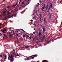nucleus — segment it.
<instances>
[{
    "mask_svg": "<svg viewBox=\"0 0 62 62\" xmlns=\"http://www.w3.org/2000/svg\"><path fill=\"white\" fill-rule=\"evenodd\" d=\"M43 30V33H44V32L45 31V26H43L42 28Z\"/></svg>",
    "mask_w": 62,
    "mask_h": 62,
    "instance_id": "f257e3e1",
    "label": "nucleus"
},
{
    "mask_svg": "<svg viewBox=\"0 0 62 62\" xmlns=\"http://www.w3.org/2000/svg\"><path fill=\"white\" fill-rule=\"evenodd\" d=\"M44 24H45V23H46V18H45L44 19Z\"/></svg>",
    "mask_w": 62,
    "mask_h": 62,
    "instance_id": "f03ea898",
    "label": "nucleus"
},
{
    "mask_svg": "<svg viewBox=\"0 0 62 62\" xmlns=\"http://www.w3.org/2000/svg\"><path fill=\"white\" fill-rule=\"evenodd\" d=\"M48 4H46V7L45 8L46 9H47V8H48Z\"/></svg>",
    "mask_w": 62,
    "mask_h": 62,
    "instance_id": "7ed1b4c3",
    "label": "nucleus"
},
{
    "mask_svg": "<svg viewBox=\"0 0 62 62\" xmlns=\"http://www.w3.org/2000/svg\"><path fill=\"white\" fill-rule=\"evenodd\" d=\"M44 7H42L41 9V10H43V9H44V8L45 7V4H44Z\"/></svg>",
    "mask_w": 62,
    "mask_h": 62,
    "instance_id": "20e7f679",
    "label": "nucleus"
},
{
    "mask_svg": "<svg viewBox=\"0 0 62 62\" xmlns=\"http://www.w3.org/2000/svg\"><path fill=\"white\" fill-rule=\"evenodd\" d=\"M49 20H51V17H52V16H51V14H49Z\"/></svg>",
    "mask_w": 62,
    "mask_h": 62,
    "instance_id": "39448f33",
    "label": "nucleus"
},
{
    "mask_svg": "<svg viewBox=\"0 0 62 62\" xmlns=\"http://www.w3.org/2000/svg\"><path fill=\"white\" fill-rule=\"evenodd\" d=\"M39 20H40L41 19V16L40 15H39Z\"/></svg>",
    "mask_w": 62,
    "mask_h": 62,
    "instance_id": "423d86ee",
    "label": "nucleus"
},
{
    "mask_svg": "<svg viewBox=\"0 0 62 62\" xmlns=\"http://www.w3.org/2000/svg\"><path fill=\"white\" fill-rule=\"evenodd\" d=\"M50 8H52V7H53V5L52 4V3H50Z\"/></svg>",
    "mask_w": 62,
    "mask_h": 62,
    "instance_id": "0eeeda50",
    "label": "nucleus"
},
{
    "mask_svg": "<svg viewBox=\"0 0 62 62\" xmlns=\"http://www.w3.org/2000/svg\"><path fill=\"white\" fill-rule=\"evenodd\" d=\"M37 54H35L34 55H33V56H34V57H37L38 56H37Z\"/></svg>",
    "mask_w": 62,
    "mask_h": 62,
    "instance_id": "6e6552de",
    "label": "nucleus"
},
{
    "mask_svg": "<svg viewBox=\"0 0 62 62\" xmlns=\"http://www.w3.org/2000/svg\"><path fill=\"white\" fill-rule=\"evenodd\" d=\"M9 56L10 58H11V59H13V57H11L10 55H9Z\"/></svg>",
    "mask_w": 62,
    "mask_h": 62,
    "instance_id": "1a4fd4ad",
    "label": "nucleus"
},
{
    "mask_svg": "<svg viewBox=\"0 0 62 62\" xmlns=\"http://www.w3.org/2000/svg\"><path fill=\"white\" fill-rule=\"evenodd\" d=\"M41 32H39V37H40L41 36Z\"/></svg>",
    "mask_w": 62,
    "mask_h": 62,
    "instance_id": "9d476101",
    "label": "nucleus"
},
{
    "mask_svg": "<svg viewBox=\"0 0 62 62\" xmlns=\"http://www.w3.org/2000/svg\"><path fill=\"white\" fill-rule=\"evenodd\" d=\"M50 8L49 7L48 8V9L47 12H49V11H50Z\"/></svg>",
    "mask_w": 62,
    "mask_h": 62,
    "instance_id": "9b49d317",
    "label": "nucleus"
},
{
    "mask_svg": "<svg viewBox=\"0 0 62 62\" xmlns=\"http://www.w3.org/2000/svg\"><path fill=\"white\" fill-rule=\"evenodd\" d=\"M45 37H46V36L44 35V36H43L42 37L43 39H44L45 38Z\"/></svg>",
    "mask_w": 62,
    "mask_h": 62,
    "instance_id": "f8f14e48",
    "label": "nucleus"
},
{
    "mask_svg": "<svg viewBox=\"0 0 62 62\" xmlns=\"http://www.w3.org/2000/svg\"><path fill=\"white\" fill-rule=\"evenodd\" d=\"M20 30H22V31H23V32H25V31H24L23 29H20Z\"/></svg>",
    "mask_w": 62,
    "mask_h": 62,
    "instance_id": "ddd939ff",
    "label": "nucleus"
},
{
    "mask_svg": "<svg viewBox=\"0 0 62 62\" xmlns=\"http://www.w3.org/2000/svg\"><path fill=\"white\" fill-rule=\"evenodd\" d=\"M42 62H47L45 60H43L42 61Z\"/></svg>",
    "mask_w": 62,
    "mask_h": 62,
    "instance_id": "4468645a",
    "label": "nucleus"
},
{
    "mask_svg": "<svg viewBox=\"0 0 62 62\" xmlns=\"http://www.w3.org/2000/svg\"><path fill=\"white\" fill-rule=\"evenodd\" d=\"M28 46H25V48H28Z\"/></svg>",
    "mask_w": 62,
    "mask_h": 62,
    "instance_id": "2eb2a0df",
    "label": "nucleus"
},
{
    "mask_svg": "<svg viewBox=\"0 0 62 62\" xmlns=\"http://www.w3.org/2000/svg\"><path fill=\"white\" fill-rule=\"evenodd\" d=\"M12 17V16H11L9 17L8 18H7L6 19H10V18H11Z\"/></svg>",
    "mask_w": 62,
    "mask_h": 62,
    "instance_id": "dca6fc26",
    "label": "nucleus"
},
{
    "mask_svg": "<svg viewBox=\"0 0 62 62\" xmlns=\"http://www.w3.org/2000/svg\"><path fill=\"white\" fill-rule=\"evenodd\" d=\"M2 32L3 33H5V31H4V30H3L2 31Z\"/></svg>",
    "mask_w": 62,
    "mask_h": 62,
    "instance_id": "f3484780",
    "label": "nucleus"
},
{
    "mask_svg": "<svg viewBox=\"0 0 62 62\" xmlns=\"http://www.w3.org/2000/svg\"><path fill=\"white\" fill-rule=\"evenodd\" d=\"M5 59H7V55H5Z\"/></svg>",
    "mask_w": 62,
    "mask_h": 62,
    "instance_id": "a211bd4d",
    "label": "nucleus"
},
{
    "mask_svg": "<svg viewBox=\"0 0 62 62\" xmlns=\"http://www.w3.org/2000/svg\"><path fill=\"white\" fill-rule=\"evenodd\" d=\"M29 3H30V2H29L27 4H26V6L28 5V4H29Z\"/></svg>",
    "mask_w": 62,
    "mask_h": 62,
    "instance_id": "6ab92c4d",
    "label": "nucleus"
},
{
    "mask_svg": "<svg viewBox=\"0 0 62 62\" xmlns=\"http://www.w3.org/2000/svg\"><path fill=\"white\" fill-rule=\"evenodd\" d=\"M50 41H51V40H50L49 41H48L47 43V44H49V43H50L49 42H50Z\"/></svg>",
    "mask_w": 62,
    "mask_h": 62,
    "instance_id": "aec40b11",
    "label": "nucleus"
},
{
    "mask_svg": "<svg viewBox=\"0 0 62 62\" xmlns=\"http://www.w3.org/2000/svg\"><path fill=\"white\" fill-rule=\"evenodd\" d=\"M10 61H12V62H13V61H14V60H11V59H10Z\"/></svg>",
    "mask_w": 62,
    "mask_h": 62,
    "instance_id": "412c9836",
    "label": "nucleus"
},
{
    "mask_svg": "<svg viewBox=\"0 0 62 62\" xmlns=\"http://www.w3.org/2000/svg\"><path fill=\"white\" fill-rule=\"evenodd\" d=\"M9 14H10V13L8 12H7V15H8Z\"/></svg>",
    "mask_w": 62,
    "mask_h": 62,
    "instance_id": "4be33fe9",
    "label": "nucleus"
},
{
    "mask_svg": "<svg viewBox=\"0 0 62 62\" xmlns=\"http://www.w3.org/2000/svg\"><path fill=\"white\" fill-rule=\"evenodd\" d=\"M30 40L32 41V40L31 39V36H30Z\"/></svg>",
    "mask_w": 62,
    "mask_h": 62,
    "instance_id": "5701e85b",
    "label": "nucleus"
},
{
    "mask_svg": "<svg viewBox=\"0 0 62 62\" xmlns=\"http://www.w3.org/2000/svg\"><path fill=\"white\" fill-rule=\"evenodd\" d=\"M15 6H16V5H13L12 7H13V8H14V7H15Z\"/></svg>",
    "mask_w": 62,
    "mask_h": 62,
    "instance_id": "b1692460",
    "label": "nucleus"
},
{
    "mask_svg": "<svg viewBox=\"0 0 62 62\" xmlns=\"http://www.w3.org/2000/svg\"><path fill=\"white\" fill-rule=\"evenodd\" d=\"M16 34L17 37H18V36H19V34Z\"/></svg>",
    "mask_w": 62,
    "mask_h": 62,
    "instance_id": "393cba45",
    "label": "nucleus"
},
{
    "mask_svg": "<svg viewBox=\"0 0 62 62\" xmlns=\"http://www.w3.org/2000/svg\"><path fill=\"white\" fill-rule=\"evenodd\" d=\"M32 56H33V55H32L31 56H30V58H32Z\"/></svg>",
    "mask_w": 62,
    "mask_h": 62,
    "instance_id": "a878e982",
    "label": "nucleus"
},
{
    "mask_svg": "<svg viewBox=\"0 0 62 62\" xmlns=\"http://www.w3.org/2000/svg\"><path fill=\"white\" fill-rule=\"evenodd\" d=\"M31 59H34V57H32L31 58Z\"/></svg>",
    "mask_w": 62,
    "mask_h": 62,
    "instance_id": "bb28decb",
    "label": "nucleus"
},
{
    "mask_svg": "<svg viewBox=\"0 0 62 62\" xmlns=\"http://www.w3.org/2000/svg\"><path fill=\"white\" fill-rule=\"evenodd\" d=\"M17 56H19V57H20V55H19L18 54H17Z\"/></svg>",
    "mask_w": 62,
    "mask_h": 62,
    "instance_id": "cd10ccee",
    "label": "nucleus"
},
{
    "mask_svg": "<svg viewBox=\"0 0 62 62\" xmlns=\"http://www.w3.org/2000/svg\"><path fill=\"white\" fill-rule=\"evenodd\" d=\"M4 31H5V32H6V31H7V30L6 29H5L4 30Z\"/></svg>",
    "mask_w": 62,
    "mask_h": 62,
    "instance_id": "c85d7f7f",
    "label": "nucleus"
},
{
    "mask_svg": "<svg viewBox=\"0 0 62 62\" xmlns=\"http://www.w3.org/2000/svg\"><path fill=\"white\" fill-rule=\"evenodd\" d=\"M22 36H23V37H25V36L24 35H22Z\"/></svg>",
    "mask_w": 62,
    "mask_h": 62,
    "instance_id": "c756f323",
    "label": "nucleus"
},
{
    "mask_svg": "<svg viewBox=\"0 0 62 62\" xmlns=\"http://www.w3.org/2000/svg\"><path fill=\"white\" fill-rule=\"evenodd\" d=\"M33 25H34V26H36L35 23H34L33 24Z\"/></svg>",
    "mask_w": 62,
    "mask_h": 62,
    "instance_id": "7c9ffc66",
    "label": "nucleus"
},
{
    "mask_svg": "<svg viewBox=\"0 0 62 62\" xmlns=\"http://www.w3.org/2000/svg\"><path fill=\"white\" fill-rule=\"evenodd\" d=\"M27 59H28V60H29V59H30V58H29V57H28L27 58Z\"/></svg>",
    "mask_w": 62,
    "mask_h": 62,
    "instance_id": "2f4dec72",
    "label": "nucleus"
},
{
    "mask_svg": "<svg viewBox=\"0 0 62 62\" xmlns=\"http://www.w3.org/2000/svg\"><path fill=\"white\" fill-rule=\"evenodd\" d=\"M59 38V37H57V38H56V39H55L54 40H56V39H58Z\"/></svg>",
    "mask_w": 62,
    "mask_h": 62,
    "instance_id": "473e14b6",
    "label": "nucleus"
},
{
    "mask_svg": "<svg viewBox=\"0 0 62 62\" xmlns=\"http://www.w3.org/2000/svg\"><path fill=\"white\" fill-rule=\"evenodd\" d=\"M7 20V18L5 19H3V21H5V20Z\"/></svg>",
    "mask_w": 62,
    "mask_h": 62,
    "instance_id": "72a5a7b5",
    "label": "nucleus"
},
{
    "mask_svg": "<svg viewBox=\"0 0 62 62\" xmlns=\"http://www.w3.org/2000/svg\"><path fill=\"white\" fill-rule=\"evenodd\" d=\"M12 37V35H10V37Z\"/></svg>",
    "mask_w": 62,
    "mask_h": 62,
    "instance_id": "f704fd0d",
    "label": "nucleus"
},
{
    "mask_svg": "<svg viewBox=\"0 0 62 62\" xmlns=\"http://www.w3.org/2000/svg\"><path fill=\"white\" fill-rule=\"evenodd\" d=\"M31 22H33V20H31Z\"/></svg>",
    "mask_w": 62,
    "mask_h": 62,
    "instance_id": "c9c22d12",
    "label": "nucleus"
},
{
    "mask_svg": "<svg viewBox=\"0 0 62 62\" xmlns=\"http://www.w3.org/2000/svg\"><path fill=\"white\" fill-rule=\"evenodd\" d=\"M0 26L2 25V23H0Z\"/></svg>",
    "mask_w": 62,
    "mask_h": 62,
    "instance_id": "e433bc0d",
    "label": "nucleus"
},
{
    "mask_svg": "<svg viewBox=\"0 0 62 62\" xmlns=\"http://www.w3.org/2000/svg\"><path fill=\"white\" fill-rule=\"evenodd\" d=\"M62 30V29H61L59 30V31H61V30Z\"/></svg>",
    "mask_w": 62,
    "mask_h": 62,
    "instance_id": "4c0bfd02",
    "label": "nucleus"
},
{
    "mask_svg": "<svg viewBox=\"0 0 62 62\" xmlns=\"http://www.w3.org/2000/svg\"><path fill=\"white\" fill-rule=\"evenodd\" d=\"M5 16H6L7 15H8V14H5Z\"/></svg>",
    "mask_w": 62,
    "mask_h": 62,
    "instance_id": "58836bf2",
    "label": "nucleus"
},
{
    "mask_svg": "<svg viewBox=\"0 0 62 62\" xmlns=\"http://www.w3.org/2000/svg\"><path fill=\"white\" fill-rule=\"evenodd\" d=\"M24 2H22V4H24Z\"/></svg>",
    "mask_w": 62,
    "mask_h": 62,
    "instance_id": "ea45409f",
    "label": "nucleus"
},
{
    "mask_svg": "<svg viewBox=\"0 0 62 62\" xmlns=\"http://www.w3.org/2000/svg\"><path fill=\"white\" fill-rule=\"evenodd\" d=\"M5 13V11H4L3 12V13L4 14V13Z\"/></svg>",
    "mask_w": 62,
    "mask_h": 62,
    "instance_id": "a19ab883",
    "label": "nucleus"
},
{
    "mask_svg": "<svg viewBox=\"0 0 62 62\" xmlns=\"http://www.w3.org/2000/svg\"><path fill=\"white\" fill-rule=\"evenodd\" d=\"M17 4H18V3H16V4H15V5L16 6V5H17Z\"/></svg>",
    "mask_w": 62,
    "mask_h": 62,
    "instance_id": "79ce46f5",
    "label": "nucleus"
},
{
    "mask_svg": "<svg viewBox=\"0 0 62 62\" xmlns=\"http://www.w3.org/2000/svg\"><path fill=\"white\" fill-rule=\"evenodd\" d=\"M0 57H2V55H0Z\"/></svg>",
    "mask_w": 62,
    "mask_h": 62,
    "instance_id": "37998d69",
    "label": "nucleus"
},
{
    "mask_svg": "<svg viewBox=\"0 0 62 62\" xmlns=\"http://www.w3.org/2000/svg\"><path fill=\"white\" fill-rule=\"evenodd\" d=\"M48 22H49V20H47Z\"/></svg>",
    "mask_w": 62,
    "mask_h": 62,
    "instance_id": "c03bdc74",
    "label": "nucleus"
},
{
    "mask_svg": "<svg viewBox=\"0 0 62 62\" xmlns=\"http://www.w3.org/2000/svg\"><path fill=\"white\" fill-rule=\"evenodd\" d=\"M13 51L14 52H15V50L13 49Z\"/></svg>",
    "mask_w": 62,
    "mask_h": 62,
    "instance_id": "a18cd8bd",
    "label": "nucleus"
},
{
    "mask_svg": "<svg viewBox=\"0 0 62 62\" xmlns=\"http://www.w3.org/2000/svg\"><path fill=\"white\" fill-rule=\"evenodd\" d=\"M7 8H9V6H8L7 7Z\"/></svg>",
    "mask_w": 62,
    "mask_h": 62,
    "instance_id": "49530a36",
    "label": "nucleus"
},
{
    "mask_svg": "<svg viewBox=\"0 0 62 62\" xmlns=\"http://www.w3.org/2000/svg\"><path fill=\"white\" fill-rule=\"evenodd\" d=\"M15 56H17V55H16V54H15Z\"/></svg>",
    "mask_w": 62,
    "mask_h": 62,
    "instance_id": "de8ad7c7",
    "label": "nucleus"
},
{
    "mask_svg": "<svg viewBox=\"0 0 62 62\" xmlns=\"http://www.w3.org/2000/svg\"><path fill=\"white\" fill-rule=\"evenodd\" d=\"M33 19H35V17H33Z\"/></svg>",
    "mask_w": 62,
    "mask_h": 62,
    "instance_id": "09e8293b",
    "label": "nucleus"
},
{
    "mask_svg": "<svg viewBox=\"0 0 62 62\" xmlns=\"http://www.w3.org/2000/svg\"><path fill=\"white\" fill-rule=\"evenodd\" d=\"M31 28H33V26H31Z\"/></svg>",
    "mask_w": 62,
    "mask_h": 62,
    "instance_id": "8fccbe9b",
    "label": "nucleus"
},
{
    "mask_svg": "<svg viewBox=\"0 0 62 62\" xmlns=\"http://www.w3.org/2000/svg\"><path fill=\"white\" fill-rule=\"evenodd\" d=\"M35 32H34L33 33V34H35Z\"/></svg>",
    "mask_w": 62,
    "mask_h": 62,
    "instance_id": "3c124183",
    "label": "nucleus"
},
{
    "mask_svg": "<svg viewBox=\"0 0 62 62\" xmlns=\"http://www.w3.org/2000/svg\"><path fill=\"white\" fill-rule=\"evenodd\" d=\"M27 38H29V36H27Z\"/></svg>",
    "mask_w": 62,
    "mask_h": 62,
    "instance_id": "603ef678",
    "label": "nucleus"
},
{
    "mask_svg": "<svg viewBox=\"0 0 62 62\" xmlns=\"http://www.w3.org/2000/svg\"><path fill=\"white\" fill-rule=\"evenodd\" d=\"M11 31H13V32H14V31H13V30H12Z\"/></svg>",
    "mask_w": 62,
    "mask_h": 62,
    "instance_id": "864d4df0",
    "label": "nucleus"
},
{
    "mask_svg": "<svg viewBox=\"0 0 62 62\" xmlns=\"http://www.w3.org/2000/svg\"><path fill=\"white\" fill-rule=\"evenodd\" d=\"M39 31L40 32L41 31V30H39Z\"/></svg>",
    "mask_w": 62,
    "mask_h": 62,
    "instance_id": "5fc2aeb1",
    "label": "nucleus"
},
{
    "mask_svg": "<svg viewBox=\"0 0 62 62\" xmlns=\"http://www.w3.org/2000/svg\"><path fill=\"white\" fill-rule=\"evenodd\" d=\"M3 39H5V38H4V37H3Z\"/></svg>",
    "mask_w": 62,
    "mask_h": 62,
    "instance_id": "6e6d98bb",
    "label": "nucleus"
},
{
    "mask_svg": "<svg viewBox=\"0 0 62 62\" xmlns=\"http://www.w3.org/2000/svg\"><path fill=\"white\" fill-rule=\"evenodd\" d=\"M14 54H15V52L14 53Z\"/></svg>",
    "mask_w": 62,
    "mask_h": 62,
    "instance_id": "4d7b16f0",
    "label": "nucleus"
},
{
    "mask_svg": "<svg viewBox=\"0 0 62 62\" xmlns=\"http://www.w3.org/2000/svg\"><path fill=\"white\" fill-rule=\"evenodd\" d=\"M3 36H5V34H4V35H3Z\"/></svg>",
    "mask_w": 62,
    "mask_h": 62,
    "instance_id": "13d9d810",
    "label": "nucleus"
},
{
    "mask_svg": "<svg viewBox=\"0 0 62 62\" xmlns=\"http://www.w3.org/2000/svg\"><path fill=\"white\" fill-rule=\"evenodd\" d=\"M16 32H17V33H18V31H17Z\"/></svg>",
    "mask_w": 62,
    "mask_h": 62,
    "instance_id": "bf43d9fd",
    "label": "nucleus"
},
{
    "mask_svg": "<svg viewBox=\"0 0 62 62\" xmlns=\"http://www.w3.org/2000/svg\"><path fill=\"white\" fill-rule=\"evenodd\" d=\"M27 1H28V2H29V0H27Z\"/></svg>",
    "mask_w": 62,
    "mask_h": 62,
    "instance_id": "052dcab7",
    "label": "nucleus"
},
{
    "mask_svg": "<svg viewBox=\"0 0 62 62\" xmlns=\"http://www.w3.org/2000/svg\"><path fill=\"white\" fill-rule=\"evenodd\" d=\"M11 57H12V54H11Z\"/></svg>",
    "mask_w": 62,
    "mask_h": 62,
    "instance_id": "680f3d73",
    "label": "nucleus"
},
{
    "mask_svg": "<svg viewBox=\"0 0 62 62\" xmlns=\"http://www.w3.org/2000/svg\"><path fill=\"white\" fill-rule=\"evenodd\" d=\"M36 7H38V5H37Z\"/></svg>",
    "mask_w": 62,
    "mask_h": 62,
    "instance_id": "e2e57ef3",
    "label": "nucleus"
},
{
    "mask_svg": "<svg viewBox=\"0 0 62 62\" xmlns=\"http://www.w3.org/2000/svg\"><path fill=\"white\" fill-rule=\"evenodd\" d=\"M39 2H40V3H41V1H40Z\"/></svg>",
    "mask_w": 62,
    "mask_h": 62,
    "instance_id": "0e129e2a",
    "label": "nucleus"
},
{
    "mask_svg": "<svg viewBox=\"0 0 62 62\" xmlns=\"http://www.w3.org/2000/svg\"><path fill=\"white\" fill-rule=\"evenodd\" d=\"M21 13L22 14H23V13H22V12H21Z\"/></svg>",
    "mask_w": 62,
    "mask_h": 62,
    "instance_id": "69168bd1",
    "label": "nucleus"
},
{
    "mask_svg": "<svg viewBox=\"0 0 62 62\" xmlns=\"http://www.w3.org/2000/svg\"><path fill=\"white\" fill-rule=\"evenodd\" d=\"M38 5H39V3H38Z\"/></svg>",
    "mask_w": 62,
    "mask_h": 62,
    "instance_id": "338daca9",
    "label": "nucleus"
},
{
    "mask_svg": "<svg viewBox=\"0 0 62 62\" xmlns=\"http://www.w3.org/2000/svg\"><path fill=\"white\" fill-rule=\"evenodd\" d=\"M8 17H9V16H8Z\"/></svg>",
    "mask_w": 62,
    "mask_h": 62,
    "instance_id": "774afa93",
    "label": "nucleus"
}]
</instances>
